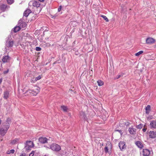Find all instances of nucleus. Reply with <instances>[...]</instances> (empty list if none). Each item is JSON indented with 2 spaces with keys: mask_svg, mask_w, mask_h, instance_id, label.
Here are the masks:
<instances>
[{
  "mask_svg": "<svg viewBox=\"0 0 156 156\" xmlns=\"http://www.w3.org/2000/svg\"><path fill=\"white\" fill-rule=\"evenodd\" d=\"M21 29L20 27L18 26H16L13 29V30L14 33H16L17 32L20 31Z\"/></svg>",
  "mask_w": 156,
  "mask_h": 156,
  "instance_id": "17",
  "label": "nucleus"
},
{
  "mask_svg": "<svg viewBox=\"0 0 156 156\" xmlns=\"http://www.w3.org/2000/svg\"><path fill=\"white\" fill-rule=\"evenodd\" d=\"M120 77V76H118V78H119Z\"/></svg>",
  "mask_w": 156,
  "mask_h": 156,
  "instance_id": "47",
  "label": "nucleus"
},
{
  "mask_svg": "<svg viewBox=\"0 0 156 156\" xmlns=\"http://www.w3.org/2000/svg\"><path fill=\"white\" fill-rule=\"evenodd\" d=\"M13 42L12 41L9 40L7 41L6 43V46L8 47H12L13 45Z\"/></svg>",
  "mask_w": 156,
  "mask_h": 156,
  "instance_id": "13",
  "label": "nucleus"
},
{
  "mask_svg": "<svg viewBox=\"0 0 156 156\" xmlns=\"http://www.w3.org/2000/svg\"><path fill=\"white\" fill-rule=\"evenodd\" d=\"M143 126L142 124H140L137 126L136 128L138 129H141L142 127Z\"/></svg>",
  "mask_w": 156,
  "mask_h": 156,
  "instance_id": "33",
  "label": "nucleus"
},
{
  "mask_svg": "<svg viewBox=\"0 0 156 156\" xmlns=\"http://www.w3.org/2000/svg\"><path fill=\"white\" fill-rule=\"evenodd\" d=\"M105 151L106 153L108 152V148L107 147H106L105 148Z\"/></svg>",
  "mask_w": 156,
  "mask_h": 156,
  "instance_id": "36",
  "label": "nucleus"
},
{
  "mask_svg": "<svg viewBox=\"0 0 156 156\" xmlns=\"http://www.w3.org/2000/svg\"><path fill=\"white\" fill-rule=\"evenodd\" d=\"M36 81V80H35V78L34 77L31 79L30 80V82L31 83H34Z\"/></svg>",
  "mask_w": 156,
  "mask_h": 156,
  "instance_id": "30",
  "label": "nucleus"
},
{
  "mask_svg": "<svg viewBox=\"0 0 156 156\" xmlns=\"http://www.w3.org/2000/svg\"><path fill=\"white\" fill-rule=\"evenodd\" d=\"M33 5L34 7H38L40 5V3L39 2L35 1L33 3Z\"/></svg>",
  "mask_w": 156,
  "mask_h": 156,
  "instance_id": "20",
  "label": "nucleus"
},
{
  "mask_svg": "<svg viewBox=\"0 0 156 156\" xmlns=\"http://www.w3.org/2000/svg\"><path fill=\"white\" fill-rule=\"evenodd\" d=\"M124 123H125V125H126V126H128L129 125V124H130V123H129V122H125Z\"/></svg>",
  "mask_w": 156,
  "mask_h": 156,
  "instance_id": "38",
  "label": "nucleus"
},
{
  "mask_svg": "<svg viewBox=\"0 0 156 156\" xmlns=\"http://www.w3.org/2000/svg\"><path fill=\"white\" fill-rule=\"evenodd\" d=\"M20 156H26L25 153H22L21 154Z\"/></svg>",
  "mask_w": 156,
  "mask_h": 156,
  "instance_id": "39",
  "label": "nucleus"
},
{
  "mask_svg": "<svg viewBox=\"0 0 156 156\" xmlns=\"http://www.w3.org/2000/svg\"><path fill=\"white\" fill-rule=\"evenodd\" d=\"M35 49L37 51H39L41 50V48L39 47H36Z\"/></svg>",
  "mask_w": 156,
  "mask_h": 156,
  "instance_id": "34",
  "label": "nucleus"
},
{
  "mask_svg": "<svg viewBox=\"0 0 156 156\" xmlns=\"http://www.w3.org/2000/svg\"><path fill=\"white\" fill-rule=\"evenodd\" d=\"M9 127V123H6V125H3L0 128V135L4 136L6 133L7 130Z\"/></svg>",
  "mask_w": 156,
  "mask_h": 156,
  "instance_id": "1",
  "label": "nucleus"
},
{
  "mask_svg": "<svg viewBox=\"0 0 156 156\" xmlns=\"http://www.w3.org/2000/svg\"><path fill=\"white\" fill-rule=\"evenodd\" d=\"M18 25L21 28H25L26 27L27 24L25 22L22 21L21 20L19 21Z\"/></svg>",
  "mask_w": 156,
  "mask_h": 156,
  "instance_id": "7",
  "label": "nucleus"
},
{
  "mask_svg": "<svg viewBox=\"0 0 156 156\" xmlns=\"http://www.w3.org/2000/svg\"><path fill=\"white\" fill-rule=\"evenodd\" d=\"M62 8V6L61 5H60L59 6V7L58 9V12H59L61 10V9Z\"/></svg>",
  "mask_w": 156,
  "mask_h": 156,
  "instance_id": "37",
  "label": "nucleus"
},
{
  "mask_svg": "<svg viewBox=\"0 0 156 156\" xmlns=\"http://www.w3.org/2000/svg\"><path fill=\"white\" fill-rule=\"evenodd\" d=\"M14 151H15L14 150L12 149L9 151H8L7 152V153L8 154H10L11 153L13 154L14 152Z\"/></svg>",
  "mask_w": 156,
  "mask_h": 156,
  "instance_id": "28",
  "label": "nucleus"
},
{
  "mask_svg": "<svg viewBox=\"0 0 156 156\" xmlns=\"http://www.w3.org/2000/svg\"><path fill=\"white\" fill-rule=\"evenodd\" d=\"M129 133L132 134H134L136 133V129L134 128H130L129 129Z\"/></svg>",
  "mask_w": 156,
  "mask_h": 156,
  "instance_id": "15",
  "label": "nucleus"
},
{
  "mask_svg": "<svg viewBox=\"0 0 156 156\" xmlns=\"http://www.w3.org/2000/svg\"><path fill=\"white\" fill-rule=\"evenodd\" d=\"M9 57L8 56H4L2 59V61L3 62H7L9 60Z\"/></svg>",
  "mask_w": 156,
  "mask_h": 156,
  "instance_id": "19",
  "label": "nucleus"
},
{
  "mask_svg": "<svg viewBox=\"0 0 156 156\" xmlns=\"http://www.w3.org/2000/svg\"><path fill=\"white\" fill-rule=\"evenodd\" d=\"M2 82V79H0V84Z\"/></svg>",
  "mask_w": 156,
  "mask_h": 156,
  "instance_id": "44",
  "label": "nucleus"
},
{
  "mask_svg": "<svg viewBox=\"0 0 156 156\" xmlns=\"http://www.w3.org/2000/svg\"><path fill=\"white\" fill-rule=\"evenodd\" d=\"M9 92L8 90H6L4 92L3 98L5 99H7L9 98Z\"/></svg>",
  "mask_w": 156,
  "mask_h": 156,
  "instance_id": "12",
  "label": "nucleus"
},
{
  "mask_svg": "<svg viewBox=\"0 0 156 156\" xmlns=\"http://www.w3.org/2000/svg\"><path fill=\"white\" fill-rule=\"evenodd\" d=\"M40 88L37 86H35L32 90L29 89L28 90L27 92L31 94L34 95H36L40 91Z\"/></svg>",
  "mask_w": 156,
  "mask_h": 156,
  "instance_id": "2",
  "label": "nucleus"
},
{
  "mask_svg": "<svg viewBox=\"0 0 156 156\" xmlns=\"http://www.w3.org/2000/svg\"><path fill=\"white\" fill-rule=\"evenodd\" d=\"M39 140L41 143L44 144L46 143H49V141H52V139L50 137H49V139H48L46 137H41L39 138Z\"/></svg>",
  "mask_w": 156,
  "mask_h": 156,
  "instance_id": "4",
  "label": "nucleus"
},
{
  "mask_svg": "<svg viewBox=\"0 0 156 156\" xmlns=\"http://www.w3.org/2000/svg\"><path fill=\"white\" fill-rule=\"evenodd\" d=\"M136 144L139 148H142L143 147V145L140 141H137L135 143Z\"/></svg>",
  "mask_w": 156,
  "mask_h": 156,
  "instance_id": "16",
  "label": "nucleus"
},
{
  "mask_svg": "<svg viewBox=\"0 0 156 156\" xmlns=\"http://www.w3.org/2000/svg\"><path fill=\"white\" fill-rule=\"evenodd\" d=\"M7 7V5H5L4 4L0 6V9L1 10L4 12L5 10Z\"/></svg>",
  "mask_w": 156,
  "mask_h": 156,
  "instance_id": "21",
  "label": "nucleus"
},
{
  "mask_svg": "<svg viewBox=\"0 0 156 156\" xmlns=\"http://www.w3.org/2000/svg\"><path fill=\"white\" fill-rule=\"evenodd\" d=\"M19 140V139H18L16 138L12 141L11 143L12 144H16L18 142Z\"/></svg>",
  "mask_w": 156,
  "mask_h": 156,
  "instance_id": "24",
  "label": "nucleus"
},
{
  "mask_svg": "<svg viewBox=\"0 0 156 156\" xmlns=\"http://www.w3.org/2000/svg\"><path fill=\"white\" fill-rule=\"evenodd\" d=\"M150 125L151 128H156V121L154 120L152 121L151 122Z\"/></svg>",
  "mask_w": 156,
  "mask_h": 156,
  "instance_id": "11",
  "label": "nucleus"
},
{
  "mask_svg": "<svg viewBox=\"0 0 156 156\" xmlns=\"http://www.w3.org/2000/svg\"><path fill=\"white\" fill-rule=\"evenodd\" d=\"M80 115L84 119H86V116L83 112H81L80 113Z\"/></svg>",
  "mask_w": 156,
  "mask_h": 156,
  "instance_id": "23",
  "label": "nucleus"
},
{
  "mask_svg": "<svg viewBox=\"0 0 156 156\" xmlns=\"http://www.w3.org/2000/svg\"><path fill=\"white\" fill-rule=\"evenodd\" d=\"M119 146L120 149L122 150L126 147L125 143L123 142H120L119 143Z\"/></svg>",
  "mask_w": 156,
  "mask_h": 156,
  "instance_id": "10",
  "label": "nucleus"
},
{
  "mask_svg": "<svg viewBox=\"0 0 156 156\" xmlns=\"http://www.w3.org/2000/svg\"><path fill=\"white\" fill-rule=\"evenodd\" d=\"M10 121V119L9 118H8L7 119L6 121V122L4 123V125H6V123H9L10 124V123L11 122Z\"/></svg>",
  "mask_w": 156,
  "mask_h": 156,
  "instance_id": "31",
  "label": "nucleus"
},
{
  "mask_svg": "<svg viewBox=\"0 0 156 156\" xmlns=\"http://www.w3.org/2000/svg\"><path fill=\"white\" fill-rule=\"evenodd\" d=\"M149 136L150 137L154 138L156 137V132L154 131H150L149 133Z\"/></svg>",
  "mask_w": 156,
  "mask_h": 156,
  "instance_id": "8",
  "label": "nucleus"
},
{
  "mask_svg": "<svg viewBox=\"0 0 156 156\" xmlns=\"http://www.w3.org/2000/svg\"><path fill=\"white\" fill-rule=\"evenodd\" d=\"M46 46H50V44L48 43H46Z\"/></svg>",
  "mask_w": 156,
  "mask_h": 156,
  "instance_id": "41",
  "label": "nucleus"
},
{
  "mask_svg": "<svg viewBox=\"0 0 156 156\" xmlns=\"http://www.w3.org/2000/svg\"><path fill=\"white\" fill-rule=\"evenodd\" d=\"M101 16L102 17L106 22L108 21L109 20L108 18L105 16L101 15Z\"/></svg>",
  "mask_w": 156,
  "mask_h": 156,
  "instance_id": "26",
  "label": "nucleus"
},
{
  "mask_svg": "<svg viewBox=\"0 0 156 156\" xmlns=\"http://www.w3.org/2000/svg\"><path fill=\"white\" fill-rule=\"evenodd\" d=\"M143 153L144 156H148L150 154V151L147 149H144Z\"/></svg>",
  "mask_w": 156,
  "mask_h": 156,
  "instance_id": "9",
  "label": "nucleus"
},
{
  "mask_svg": "<svg viewBox=\"0 0 156 156\" xmlns=\"http://www.w3.org/2000/svg\"><path fill=\"white\" fill-rule=\"evenodd\" d=\"M34 151H33L29 155V156H33L34 154Z\"/></svg>",
  "mask_w": 156,
  "mask_h": 156,
  "instance_id": "35",
  "label": "nucleus"
},
{
  "mask_svg": "<svg viewBox=\"0 0 156 156\" xmlns=\"http://www.w3.org/2000/svg\"><path fill=\"white\" fill-rule=\"evenodd\" d=\"M146 113V114H149L151 111V106L148 105L145 108Z\"/></svg>",
  "mask_w": 156,
  "mask_h": 156,
  "instance_id": "18",
  "label": "nucleus"
},
{
  "mask_svg": "<svg viewBox=\"0 0 156 156\" xmlns=\"http://www.w3.org/2000/svg\"><path fill=\"white\" fill-rule=\"evenodd\" d=\"M42 75H39L38 77H36L35 78V80L37 81V80H40L42 77Z\"/></svg>",
  "mask_w": 156,
  "mask_h": 156,
  "instance_id": "29",
  "label": "nucleus"
},
{
  "mask_svg": "<svg viewBox=\"0 0 156 156\" xmlns=\"http://www.w3.org/2000/svg\"><path fill=\"white\" fill-rule=\"evenodd\" d=\"M143 52V51H140L138 52L137 53H136L135 54V55L136 56H139L140 55L142 54Z\"/></svg>",
  "mask_w": 156,
  "mask_h": 156,
  "instance_id": "27",
  "label": "nucleus"
},
{
  "mask_svg": "<svg viewBox=\"0 0 156 156\" xmlns=\"http://www.w3.org/2000/svg\"><path fill=\"white\" fill-rule=\"evenodd\" d=\"M69 116H70L71 115L70 113H69Z\"/></svg>",
  "mask_w": 156,
  "mask_h": 156,
  "instance_id": "48",
  "label": "nucleus"
},
{
  "mask_svg": "<svg viewBox=\"0 0 156 156\" xmlns=\"http://www.w3.org/2000/svg\"><path fill=\"white\" fill-rule=\"evenodd\" d=\"M61 108L62 110L65 112H67L68 109V108L67 107L64 105L62 106H61Z\"/></svg>",
  "mask_w": 156,
  "mask_h": 156,
  "instance_id": "22",
  "label": "nucleus"
},
{
  "mask_svg": "<svg viewBox=\"0 0 156 156\" xmlns=\"http://www.w3.org/2000/svg\"><path fill=\"white\" fill-rule=\"evenodd\" d=\"M147 129L146 128H143V131L144 132H145Z\"/></svg>",
  "mask_w": 156,
  "mask_h": 156,
  "instance_id": "42",
  "label": "nucleus"
},
{
  "mask_svg": "<svg viewBox=\"0 0 156 156\" xmlns=\"http://www.w3.org/2000/svg\"><path fill=\"white\" fill-rule=\"evenodd\" d=\"M34 146V144L33 142L31 141H26L25 146V149L27 151L31 149L32 147Z\"/></svg>",
  "mask_w": 156,
  "mask_h": 156,
  "instance_id": "3",
  "label": "nucleus"
},
{
  "mask_svg": "<svg viewBox=\"0 0 156 156\" xmlns=\"http://www.w3.org/2000/svg\"><path fill=\"white\" fill-rule=\"evenodd\" d=\"M56 62H55L53 63V64H56Z\"/></svg>",
  "mask_w": 156,
  "mask_h": 156,
  "instance_id": "45",
  "label": "nucleus"
},
{
  "mask_svg": "<svg viewBox=\"0 0 156 156\" xmlns=\"http://www.w3.org/2000/svg\"><path fill=\"white\" fill-rule=\"evenodd\" d=\"M50 148L53 151H58L61 150L60 146L57 144H53L50 146Z\"/></svg>",
  "mask_w": 156,
  "mask_h": 156,
  "instance_id": "5",
  "label": "nucleus"
},
{
  "mask_svg": "<svg viewBox=\"0 0 156 156\" xmlns=\"http://www.w3.org/2000/svg\"><path fill=\"white\" fill-rule=\"evenodd\" d=\"M31 12V11L29 9H27L23 13V17L25 16L26 17L28 16L29 14Z\"/></svg>",
  "mask_w": 156,
  "mask_h": 156,
  "instance_id": "14",
  "label": "nucleus"
},
{
  "mask_svg": "<svg viewBox=\"0 0 156 156\" xmlns=\"http://www.w3.org/2000/svg\"><path fill=\"white\" fill-rule=\"evenodd\" d=\"M8 71H9V70H7L6 71H5L4 72V73L5 74H6V73H7L8 72Z\"/></svg>",
  "mask_w": 156,
  "mask_h": 156,
  "instance_id": "40",
  "label": "nucleus"
},
{
  "mask_svg": "<svg viewBox=\"0 0 156 156\" xmlns=\"http://www.w3.org/2000/svg\"><path fill=\"white\" fill-rule=\"evenodd\" d=\"M97 83L98 85L99 86H101L104 84L103 82L102 81L99 80L98 81Z\"/></svg>",
  "mask_w": 156,
  "mask_h": 156,
  "instance_id": "25",
  "label": "nucleus"
},
{
  "mask_svg": "<svg viewBox=\"0 0 156 156\" xmlns=\"http://www.w3.org/2000/svg\"><path fill=\"white\" fill-rule=\"evenodd\" d=\"M38 0L41 2H44V0Z\"/></svg>",
  "mask_w": 156,
  "mask_h": 156,
  "instance_id": "43",
  "label": "nucleus"
},
{
  "mask_svg": "<svg viewBox=\"0 0 156 156\" xmlns=\"http://www.w3.org/2000/svg\"><path fill=\"white\" fill-rule=\"evenodd\" d=\"M7 3L10 4H12L13 2V0H7Z\"/></svg>",
  "mask_w": 156,
  "mask_h": 156,
  "instance_id": "32",
  "label": "nucleus"
},
{
  "mask_svg": "<svg viewBox=\"0 0 156 156\" xmlns=\"http://www.w3.org/2000/svg\"><path fill=\"white\" fill-rule=\"evenodd\" d=\"M1 120L0 119V124H1Z\"/></svg>",
  "mask_w": 156,
  "mask_h": 156,
  "instance_id": "46",
  "label": "nucleus"
},
{
  "mask_svg": "<svg viewBox=\"0 0 156 156\" xmlns=\"http://www.w3.org/2000/svg\"><path fill=\"white\" fill-rule=\"evenodd\" d=\"M155 40L151 37L148 38L146 40V43L147 44H151L155 42Z\"/></svg>",
  "mask_w": 156,
  "mask_h": 156,
  "instance_id": "6",
  "label": "nucleus"
}]
</instances>
